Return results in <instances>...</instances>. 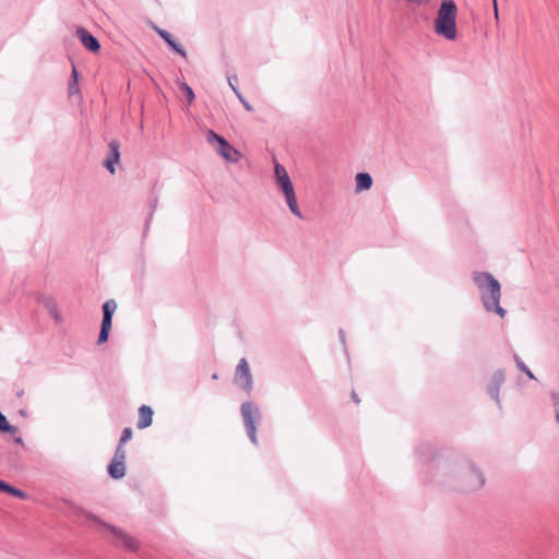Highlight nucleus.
I'll return each instance as SVG.
<instances>
[{"label": "nucleus", "instance_id": "f257e3e1", "mask_svg": "<svg viewBox=\"0 0 559 559\" xmlns=\"http://www.w3.org/2000/svg\"><path fill=\"white\" fill-rule=\"evenodd\" d=\"M444 476L453 489L464 493L479 491L486 483L481 471L466 459L449 464L445 467Z\"/></svg>", "mask_w": 559, "mask_h": 559}, {"label": "nucleus", "instance_id": "f03ea898", "mask_svg": "<svg viewBox=\"0 0 559 559\" xmlns=\"http://www.w3.org/2000/svg\"><path fill=\"white\" fill-rule=\"evenodd\" d=\"M472 280L486 312L495 313L500 319H504L507 310L500 304L502 296L500 282L488 272H474Z\"/></svg>", "mask_w": 559, "mask_h": 559}, {"label": "nucleus", "instance_id": "7ed1b4c3", "mask_svg": "<svg viewBox=\"0 0 559 559\" xmlns=\"http://www.w3.org/2000/svg\"><path fill=\"white\" fill-rule=\"evenodd\" d=\"M456 17L457 5L454 0H442L433 21L436 34L448 40H454L457 36Z\"/></svg>", "mask_w": 559, "mask_h": 559}, {"label": "nucleus", "instance_id": "20e7f679", "mask_svg": "<svg viewBox=\"0 0 559 559\" xmlns=\"http://www.w3.org/2000/svg\"><path fill=\"white\" fill-rule=\"evenodd\" d=\"M274 182L277 190L282 193L290 213L295 217L304 219V214L299 207L294 183L286 168L277 162L274 163Z\"/></svg>", "mask_w": 559, "mask_h": 559}, {"label": "nucleus", "instance_id": "39448f33", "mask_svg": "<svg viewBox=\"0 0 559 559\" xmlns=\"http://www.w3.org/2000/svg\"><path fill=\"white\" fill-rule=\"evenodd\" d=\"M102 527L110 534L114 546L130 552H136L140 549V542L123 528L109 523H102Z\"/></svg>", "mask_w": 559, "mask_h": 559}, {"label": "nucleus", "instance_id": "423d86ee", "mask_svg": "<svg viewBox=\"0 0 559 559\" xmlns=\"http://www.w3.org/2000/svg\"><path fill=\"white\" fill-rule=\"evenodd\" d=\"M205 136L209 144L227 163H238L240 160L241 153L236 150L225 138L217 134L213 130H207Z\"/></svg>", "mask_w": 559, "mask_h": 559}, {"label": "nucleus", "instance_id": "0eeeda50", "mask_svg": "<svg viewBox=\"0 0 559 559\" xmlns=\"http://www.w3.org/2000/svg\"><path fill=\"white\" fill-rule=\"evenodd\" d=\"M241 415L250 441L257 444V425L261 419L260 408L251 402H246L241 405Z\"/></svg>", "mask_w": 559, "mask_h": 559}, {"label": "nucleus", "instance_id": "6e6552de", "mask_svg": "<svg viewBox=\"0 0 559 559\" xmlns=\"http://www.w3.org/2000/svg\"><path fill=\"white\" fill-rule=\"evenodd\" d=\"M234 381L241 390L246 391L247 393L252 391L253 380L249 364L245 358H241L237 365Z\"/></svg>", "mask_w": 559, "mask_h": 559}, {"label": "nucleus", "instance_id": "1a4fd4ad", "mask_svg": "<svg viewBox=\"0 0 559 559\" xmlns=\"http://www.w3.org/2000/svg\"><path fill=\"white\" fill-rule=\"evenodd\" d=\"M117 309V304L114 299L107 300L103 305V321L98 335V343H104L108 340L109 331L111 329L112 316Z\"/></svg>", "mask_w": 559, "mask_h": 559}, {"label": "nucleus", "instance_id": "9d476101", "mask_svg": "<svg viewBox=\"0 0 559 559\" xmlns=\"http://www.w3.org/2000/svg\"><path fill=\"white\" fill-rule=\"evenodd\" d=\"M76 36L82 43V45L92 52H97L100 49V45L96 37H94L90 32L85 28H78Z\"/></svg>", "mask_w": 559, "mask_h": 559}, {"label": "nucleus", "instance_id": "9b49d317", "mask_svg": "<svg viewBox=\"0 0 559 559\" xmlns=\"http://www.w3.org/2000/svg\"><path fill=\"white\" fill-rule=\"evenodd\" d=\"M119 142L116 141V140H112L110 143H109V150H110V153H109V156L105 159L104 162V166L108 169V171L110 174H115L116 173V168L115 166L119 163L120 160V151H119Z\"/></svg>", "mask_w": 559, "mask_h": 559}, {"label": "nucleus", "instance_id": "f8f14e48", "mask_svg": "<svg viewBox=\"0 0 559 559\" xmlns=\"http://www.w3.org/2000/svg\"><path fill=\"white\" fill-rule=\"evenodd\" d=\"M372 186V178L368 173H358L355 176V192L360 193L369 190Z\"/></svg>", "mask_w": 559, "mask_h": 559}, {"label": "nucleus", "instance_id": "ddd939ff", "mask_svg": "<svg viewBox=\"0 0 559 559\" xmlns=\"http://www.w3.org/2000/svg\"><path fill=\"white\" fill-rule=\"evenodd\" d=\"M153 411L150 406L143 405L139 408L138 428L144 429L152 425Z\"/></svg>", "mask_w": 559, "mask_h": 559}, {"label": "nucleus", "instance_id": "4468645a", "mask_svg": "<svg viewBox=\"0 0 559 559\" xmlns=\"http://www.w3.org/2000/svg\"><path fill=\"white\" fill-rule=\"evenodd\" d=\"M108 474L114 479H120L126 475L124 462L112 461L108 466Z\"/></svg>", "mask_w": 559, "mask_h": 559}, {"label": "nucleus", "instance_id": "2eb2a0df", "mask_svg": "<svg viewBox=\"0 0 559 559\" xmlns=\"http://www.w3.org/2000/svg\"><path fill=\"white\" fill-rule=\"evenodd\" d=\"M37 301L43 305L47 311L49 310H53V308L57 305V302L55 301V299L51 297V296H46V295H38L37 296Z\"/></svg>", "mask_w": 559, "mask_h": 559}, {"label": "nucleus", "instance_id": "dca6fc26", "mask_svg": "<svg viewBox=\"0 0 559 559\" xmlns=\"http://www.w3.org/2000/svg\"><path fill=\"white\" fill-rule=\"evenodd\" d=\"M0 431L8 432L11 435L16 433L17 428L10 425L5 418V416L0 412Z\"/></svg>", "mask_w": 559, "mask_h": 559}, {"label": "nucleus", "instance_id": "f3484780", "mask_svg": "<svg viewBox=\"0 0 559 559\" xmlns=\"http://www.w3.org/2000/svg\"><path fill=\"white\" fill-rule=\"evenodd\" d=\"M73 511L79 514V515H82L84 518H86L87 520H91V521H94L96 523H98L99 525H102V523H104L103 521L99 520L98 516H96L95 514L86 511L85 509L83 508H79V507H74L73 508Z\"/></svg>", "mask_w": 559, "mask_h": 559}, {"label": "nucleus", "instance_id": "a211bd4d", "mask_svg": "<svg viewBox=\"0 0 559 559\" xmlns=\"http://www.w3.org/2000/svg\"><path fill=\"white\" fill-rule=\"evenodd\" d=\"M179 87L186 94L188 104L193 103L195 97L193 90L185 82L179 83Z\"/></svg>", "mask_w": 559, "mask_h": 559}, {"label": "nucleus", "instance_id": "6ab92c4d", "mask_svg": "<svg viewBox=\"0 0 559 559\" xmlns=\"http://www.w3.org/2000/svg\"><path fill=\"white\" fill-rule=\"evenodd\" d=\"M169 47L176 51L178 55H180L181 57L186 58L187 57V53L185 51V49L171 37L169 38L167 41H166Z\"/></svg>", "mask_w": 559, "mask_h": 559}, {"label": "nucleus", "instance_id": "aec40b11", "mask_svg": "<svg viewBox=\"0 0 559 559\" xmlns=\"http://www.w3.org/2000/svg\"><path fill=\"white\" fill-rule=\"evenodd\" d=\"M112 461L124 462L126 461V451L122 445H118L112 457Z\"/></svg>", "mask_w": 559, "mask_h": 559}, {"label": "nucleus", "instance_id": "412c9836", "mask_svg": "<svg viewBox=\"0 0 559 559\" xmlns=\"http://www.w3.org/2000/svg\"><path fill=\"white\" fill-rule=\"evenodd\" d=\"M5 492H8V493H10V495H12L14 497H17L20 499H25L27 497L26 492H24V491H22V490H20L17 488H14V487H12L10 485H9V488L7 489Z\"/></svg>", "mask_w": 559, "mask_h": 559}, {"label": "nucleus", "instance_id": "4be33fe9", "mask_svg": "<svg viewBox=\"0 0 559 559\" xmlns=\"http://www.w3.org/2000/svg\"><path fill=\"white\" fill-rule=\"evenodd\" d=\"M236 82H237V76L236 75H233V76H228V85L230 86V88L233 90V92L236 94V96L238 98H241V93L239 92V90L237 88L236 86Z\"/></svg>", "mask_w": 559, "mask_h": 559}, {"label": "nucleus", "instance_id": "5701e85b", "mask_svg": "<svg viewBox=\"0 0 559 559\" xmlns=\"http://www.w3.org/2000/svg\"><path fill=\"white\" fill-rule=\"evenodd\" d=\"M132 438V430L131 428H124L119 441V445H123L127 441H129Z\"/></svg>", "mask_w": 559, "mask_h": 559}, {"label": "nucleus", "instance_id": "b1692460", "mask_svg": "<svg viewBox=\"0 0 559 559\" xmlns=\"http://www.w3.org/2000/svg\"><path fill=\"white\" fill-rule=\"evenodd\" d=\"M518 367L524 371L531 379H534V374L532 371L526 367V365L521 360V358L515 357Z\"/></svg>", "mask_w": 559, "mask_h": 559}, {"label": "nucleus", "instance_id": "393cba45", "mask_svg": "<svg viewBox=\"0 0 559 559\" xmlns=\"http://www.w3.org/2000/svg\"><path fill=\"white\" fill-rule=\"evenodd\" d=\"M48 312H49V314L52 317V319H53L56 322H61V321H62V316H61V313H60V311H59L58 306H56V307L53 308V310H49Z\"/></svg>", "mask_w": 559, "mask_h": 559}, {"label": "nucleus", "instance_id": "a878e982", "mask_svg": "<svg viewBox=\"0 0 559 559\" xmlns=\"http://www.w3.org/2000/svg\"><path fill=\"white\" fill-rule=\"evenodd\" d=\"M406 3L415 7H425L430 3L431 0H404Z\"/></svg>", "mask_w": 559, "mask_h": 559}, {"label": "nucleus", "instance_id": "bb28decb", "mask_svg": "<svg viewBox=\"0 0 559 559\" xmlns=\"http://www.w3.org/2000/svg\"><path fill=\"white\" fill-rule=\"evenodd\" d=\"M68 91H69V94L70 95H74V94H78L79 93V82H75V81H72L69 83V87H68Z\"/></svg>", "mask_w": 559, "mask_h": 559}, {"label": "nucleus", "instance_id": "cd10ccee", "mask_svg": "<svg viewBox=\"0 0 559 559\" xmlns=\"http://www.w3.org/2000/svg\"><path fill=\"white\" fill-rule=\"evenodd\" d=\"M155 31L157 32V34L165 40L167 41L169 38H171L173 36L165 29H162V28H158V27H155Z\"/></svg>", "mask_w": 559, "mask_h": 559}, {"label": "nucleus", "instance_id": "c85d7f7f", "mask_svg": "<svg viewBox=\"0 0 559 559\" xmlns=\"http://www.w3.org/2000/svg\"><path fill=\"white\" fill-rule=\"evenodd\" d=\"M155 31L157 32V34L165 40L167 41L169 38H171L173 36L165 29H162V28H158V27H155Z\"/></svg>", "mask_w": 559, "mask_h": 559}, {"label": "nucleus", "instance_id": "c756f323", "mask_svg": "<svg viewBox=\"0 0 559 559\" xmlns=\"http://www.w3.org/2000/svg\"><path fill=\"white\" fill-rule=\"evenodd\" d=\"M488 393H489V395H490L493 400H496V401H498V400H499V389H498V385H496V386H493V388H490V389L488 390Z\"/></svg>", "mask_w": 559, "mask_h": 559}, {"label": "nucleus", "instance_id": "7c9ffc66", "mask_svg": "<svg viewBox=\"0 0 559 559\" xmlns=\"http://www.w3.org/2000/svg\"><path fill=\"white\" fill-rule=\"evenodd\" d=\"M554 412L556 421L559 424V399H557L554 403Z\"/></svg>", "mask_w": 559, "mask_h": 559}, {"label": "nucleus", "instance_id": "2f4dec72", "mask_svg": "<svg viewBox=\"0 0 559 559\" xmlns=\"http://www.w3.org/2000/svg\"><path fill=\"white\" fill-rule=\"evenodd\" d=\"M493 378H495L496 382L499 384V383L503 382L504 374L502 371H498L495 373Z\"/></svg>", "mask_w": 559, "mask_h": 559}, {"label": "nucleus", "instance_id": "473e14b6", "mask_svg": "<svg viewBox=\"0 0 559 559\" xmlns=\"http://www.w3.org/2000/svg\"><path fill=\"white\" fill-rule=\"evenodd\" d=\"M241 104L243 105V107L248 110V111H251L252 110V106L243 98V96L241 95V98H238Z\"/></svg>", "mask_w": 559, "mask_h": 559}, {"label": "nucleus", "instance_id": "72a5a7b5", "mask_svg": "<svg viewBox=\"0 0 559 559\" xmlns=\"http://www.w3.org/2000/svg\"><path fill=\"white\" fill-rule=\"evenodd\" d=\"M492 5H493V16L496 20L499 19V11H498V4H497V0H492Z\"/></svg>", "mask_w": 559, "mask_h": 559}, {"label": "nucleus", "instance_id": "f704fd0d", "mask_svg": "<svg viewBox=\"0 0 559 559\" xmlns=\"http://www.w3.org/2000/svg\"><path fill=\"white\" fill-rule=\"evenodd\" d=\"M71 79H72V81L79 82V73H78V70L75 69V67L72 68Z\"/></svg>", "mask_w": 559, "mask_h": 559}, {"label": "nucleus", "instance_id": "c9c22d12", "mask_svg": "<svg viewBox=\"0 0 559 559\" xmlns=\"http://www.w3.org/2000/svg\"><path fill=\"white\" fill-rule=\"evenodd\" d=\"M8 488H9V484H7L3 480H0V490L5 492Z\"/></svg>", "mask_w": 559, "mask_h": 559}, {"label": "nucleus", "instance_id": "e433bc0d", "mask_svg": "<svg viewBox=\"0 0 559 559\" xmlns=\"http://www.w3.org/2000/svg\"><path fill=\"white\" fill-rule=\"evenodd\" d=\"M340 337H341V341L344 342V332L342 330L340 331Z\"/></svg>", "mask_w": 559, "mask_h": 559}, {"label": "nucleus", "instance_id": "4c0bfd02", "mask_svg": "<svg viewBox=\"0 0 559 559\" xmlns=\"http://www.w3.org/2000/svg\"><path fill=\"white\" fill-rule=\"evenodd\" d=\"M353 399L355 400V402H356V403H358V402H359V400H358V397H357V395H356V393H355V392L353 393Z\"/></svg>", "mask_w": 559, "mask_h": 559}, {"label": "nucleus", "instance_id": "58836bf2", "mask_svg": "<svg viewBox=\"0 0 559 559\" xmlns=\"http://www.w3.org/2000/svg\"><path fill=\"white\" fill-rule=\"evenodd\" d=\"M15 442H16V443H22V438H16V439H15Z\"/></svg>", "mask_w": 559, "mask_h": 559}]
</instances>
